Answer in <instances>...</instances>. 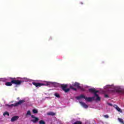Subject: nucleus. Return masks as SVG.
I'll return each mask as SVG.
<instances>
[{"instance_id": "obj_18", "label": "nucleus", "mask_w": 124, "mask_h": 124, "mask_svg": "<svg viewBox=\"0 0 124 124\" xmlns=\"http://www.w3.org/2000/svg\"><path fill=\"white\" fill-rule=\"evenodd\" d=\"M117 92L119 93H123L124 92H123V91L121 90H117Z\"/></svg>"}, {"instance_id": "obj_24", "label": "nucleus", "mask_w": 124, "mask_h": 124, "mask_svg": "<svg viewBox=\"0 0 124 124\" xmlns=\"http://www.w3.org/2000/svg\"><path fill=\"white\" fill-rule=\"evenodd\" d=\"M51 39H52V38H51V37H50V38H49V40H51Z\"/></svg>"}, {"instance_id": "obj_26", "label": "nucleus", "mask_w": 124, "mask_h": 124, "mask_svg": "<svg viewBox=\"0 0 124 124\" xmlns=\"http://www.w3.org/2000/svg\"><path fill=\"white\" fill-rule=\"evenodd\" d=\"M81 4H83V2H80Z\"/></svg>"}, {"instance_id": "obj_15", "label": "nucleus", "mask_w": 124, "mask_h": 124, "mask_svg": "<svg viewBox=\"0 0 124 124\" xmlns=\"http://www.w3.org/2000/svg\"><path fill=\"white\" fill-rule=\"evenodd\" d=\"M32 112L33 114H37V113H38V111H37V110L36 109H33L32 110Z\"/></svg>"}, {"instance_id": "obj_12", "label": "nucleus", "mask_w": 124, "mask_h": 124, "mask_svg": "<svg viewBox=\"0 0 124 124\" xmlns=\"http://www.w3.org/2000/svg\"><path fill=\"white\" fill-rule=\"evenodd\" d=\"M28 116H31V110H28L26 114V117H28Z\"/></svg>"}, {"instance_id": "obj_22", "label": "nucleus", "mask_w": 124, "mask_h": 124, "mask_svg": "<svg viewBox=\"0 0 124 124\" xmlns=\"http://www.w3.org/2000/svg\"><path fill=\"white\" fill-rule=\"evenodd\" d=\"M104 117L105 118H106L107 119H108V118H109V116L107 115H104Z\"/></svg>"}, {"instance_id": "obj_3", "label": "nucleus", "mask_w": 124, "mask_h": 124, "mask_svg": "<svg viewBox=\"0 0 124 124\" xmlns=\"http://www.w3.org/2000/svg\"><path fill=\"white\" fill-rule=\"evenodd\" d=\"M67 84H62L60 85L62 90L64 93H68V92L70 91V89H72V90H73V91H77V89L74 88L72 85L70 86V88H67Z\"/></svg>"}, {"instance_id": "obj_5", "label": "nucleus", "mask_w": 124, "mask_h": 124, "mask_svg": "<svg viewBox=\"0 0 124 124\" xmlns=\"http://www.w3.org/2000/svg\"><path fill=\"white\" fill-rule=\"evenodd\" d=\"M25 102V100H20L19 102H16L15 104H12L11 105H6V106H8V107H9V108H11V107H13V106L14 107H17V106H19V105L24 103V102Z\"/></svg>"}, {"instance_id": "obj_4", "label": "nucleus", "mask_w": 124, "mask_h": 124, "mask_svg": "<svg viewBox=\"0 0 124 124\" xmlns=\"http://www.w3.org/2000/svg\"><path fill=\"white\" fill-rule=\"evenodd\" d=\"M32 85L35 86V87H36V88H40V87H42V86H49L50 83L49 82H46V83H36L35 82H33L32 83Z\"/></svg>"}, {"instance_id": "obj_20", "label": "nucleus", "mask_w": 124, "mask_h": 124, "mask_svg": "<svg viewBox=\"0 0 124 124\" xmlns=\"http://www.w3.org/2000/svg\"><path fill=\"white\" fill-rule=\"evenodd\" d=\"M78 89H80L81 90V91H82V92L85 91V89L81 87V86H80V88H79Z\"/></svg>"}, {"instance_id": "obj_11", "label": "nucleus", "mask_w": 124, "mask_h": 124, "mask_svg": "<svg viewBox=\"0 0 124 124\" xmlns=\"http://www.w3.org/2000/svg\"><path fill=\"white\" fill-rule=\"evenodd\" d=\"M48 116H56V113L53 112H49L47 113Z\"/></svg>"}, {"instance_id": "obj_9", "label": "nucleus", "mask_w": 124, "mask_h": 124, "mask_svg": "<svg viewBox=\"0 0 124 124\" xmlns=\"http://www.w3.org/2000/svg\"><path fill=\"white\" fill-rule=\"evenodd\" d=\"M73 86H74V87H76L77 88H78V89H79V88H80V83L78 82H75Z\"/></svg>"}, {"instance_id": "obj_19", "label": "nucleus", "mask_w": 124, "mask_h": 124, "mask_svg": "<svg viewBox=\"0 0 124 124\" xmlns=\"http://www.w3.org/2000/svg\"><path fill=\"white\" fill-rule=\"evenodd\" d=\"M39 124H45V122L43 120H41L39 121Z\"/></svg>"}, {"instance_id": "obj_8", "label": "nucleus", "mask_w": 124, "mask_h": 124, "mask_svg": "<svg viewBox=\"0 0 124 124\" xmlns=\"http://www.w3.org/2000/svg\"><path fill=\"white\" fill-rule=\"evenodd\" d=\"M18 119H19V116H15L11 118V122H15L16 121H17Z\"/></svg>"}, {"instance_id": "obj_6", "label": "nucleus", "mask_w": 124, "mask_h": 124, "mask_svg": "<svg viewBox=\"0 0 124 124\" xmlns=\"http://www.w3.org/2000/svg\"><path fill=\"white\" fill-rule=\"evenodd\" d=\"M31 118H32V120H31V122L33 123V124H36L39 121V118L38 117H36L34 116V115H31Z\"/></svg>"}, {"instance_id": "obj_25", "label": "nucleus", "mask_w": 124, "mask_h": 124, "mask_svg": "<svg viewBox=\"0 0 124 124\" xmlns=\"http://www.w3.org/2000/svg\"><path fill=\"white\" fill-rule=\"evenodd\" d=\"M17 99H20V97H17Z\"/></svg>"}, {"instance_id": "obj_1", "label": "nucleus", "mask_w": 124, "mask_h": 124, "mask_svg": "<svg viewBox=\"0 0 124 124\" xmlns=\"http://www.w3.org/2000/svg\"><path fill=\"white\" fill-rule=\"evenodd\" d=\"M89 91L90 93H93L94 96L92 97H87L84 94H81L80 96L76 97V99L79 100V99H81V98H84L86 101H88L89 102H91L93 101V100L100 101V97H99L98 94H97V93H99L98 90H95V89L94 88H91L89 89Z\"/></svg>"}, {"instance_id": "obj_16", "label": "nucleus", "mask_w": 124, "mask_h": 124, "mask_svg": "<svg viewBox=\"0 0 124 124\" xmlns=\"http://www.w3.org/2000/svg\"><path fill=\"white\" fill-rule=\"evenodd\" d=\"M3 116H6V115H7V116H9V113H8L7 111H5L3 113Z\"/></svg>"}, {"instance_id": "obj_10", "label": "nucleus", "mask_w": 124, "mask_h": 124, "mask_svg": "<svg viewBox=\"0 0 124 124\" xmlns=\"http://www.w3.org/2000/svg\"><path fill=\"white\" fill-rule=\"evenodd\" d=\"M115 108L118 112H120V113H123V110H122L121 108H119V107H118V106L115 105Z\"/></svg>"}, {"instance_id": "obj_14", "label": "nucleus", "mask_w": 124, "mask_h": 124, "mask_svg": "<svg viewBox=\"0 0 124 124\" xmlns=\"http://www.w3.org/2000/svg\"><path fill=\"white\" fill-rule=\"evenodd\" d=\"M54 95H55V96H56L58 98H60V97H61V96H60V94L58 93H55L54 94Z\"/></svg>"}, {"instance_id": "obj_13", "label": "nucleus", "mask_w": 124, "mask_h": 124, "mask_svg": "<svg viewBox=\"0 0 124 124\" xmlns=\"http://www.w3.org/2000/svg\"><path fill=\"white\" fill-rule=\"evenodd\" d=\"M118 120L119 122L121 123V124H124V120H123V119L118 118Z\"/></svg>"}, {"instance_id": "obj_7", "label": "nucleus", "mask_w": 124, "mask_h": 124, "mask_svg": "<svg viewBox=\"0 0 124 124\" xmlns=\"http://www.w3.org/2000/svg\"><path fill=\"white\" fill-rule=\"evenodd\" d=\"M79 103H80V104H81V105L82 106V107H83V108H85V109H87V108H88V107H89V106H88V105L87 104H86V103H85L84 102H80Z\"/></svg>"}, {"instance_id": "obj_23", "label": "nucleus", "mask_w": 124, "mask_h": 124, "mask_svg": "<svg viewBox=\"0 0 124 124\" xmlns=\"http://www.w3.org/2000/svg\"><path fill=\"white\" fill-rule=\"evenodd\" d=\"M108 105H109V106H112V104H110V103H109V104H108Z\"/></svg>"}, {"instance_id": "obj_21", "label": "nucleus", "mask_w": 124, "mask_h": 124, "mask_svg": "<svg viewBox=\"0 0 124 124\" xmlns=\"http://www.w3.org/2000/svg\"><path fill=\"white\" fill-rule=\"evenodd\" d=\"M104 97H105L106 98H107L109 97V96L108 94H105Z\"/></svg>"}, {"instance_id": "obj_17", "label": "nucleus", "mask_w": 124, "mask_h": 124, "mask_svg": "<svg viewBox=\"0 0 124 124\" xmlns=\"http://www.w3.org/2000/svg\"><path fill=\"white\" fill-rule=\"evenodd\" d=\"M74 124H82V122L81 121H76L74 123Z\"/></svg>"}, {"instance_id": "obj_2", "label": "nucleus", "mask_w": 124, "mask_h": 124, "mask_svg": "<svg viewBox=\"0 0 124 124\" xmlns=\"http://www.w3.org/2000/svg\"><path fill=\"white\" fill-rule=\"evenodd\" d=\"M9 79L11 80V82H6L5 83V86H7L8 87H11V86H12V84L20 86V85H21L22 83L26 82V81H25V79H21V80H16V78H9Z\"/></svg>"}]
</instances>
